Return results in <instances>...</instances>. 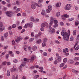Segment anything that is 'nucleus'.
Masks as SVG:
<instances>
[{
  "label": "nucleus",
  "instance_id": "nucleus-38",
  "mask_svg": "<svg viewBox=\"0 0 79 79\" xmlns=\"http://www.w3.org/2000/svg\"><path fill=\"white\" fill-rule=\"evenodd\" d=\"M33 40H34V38H31L29 40V41L30 42H32V41H33Z\"/></svg>",
  "mask_w": 79,
  "mask_h": 79
},
{
  "label": "nucleus",
  "instance_id": "nucleus-43",
  "mask_svg": "<svg viewBox=\"0 0 79 79\" xmlns=\"http://www.w3.org/2000/svg\"><path fill=\"white\" fill-rule=\"evenodd\" d=\"M12 45H15V41L14 40H13L12 41Z\"/></svg>",
  "mask_w": 79,
  "mask_h": 79
},
{
  "label": "nucleus",
  "instance_id": "nucleus-12",
  "mask_svg": "<svg viewBox=\"0 0 79 79\" xmlns=\"http://www.w3.org/2000/svg\"><path fill=\"white\" fill-rule=\"evenodd\" d=\"M32 50H33V51H35V50H37V46H33L32 47Z\"/></svg>",
  "mask_w": 79,
  "mask_h": 79
},
{
  "label": "nucleus",
  "instance_id": "nucleus-64",
  "mask_svg": "<svg viewBox=\"0 0 79 79\" xmlns=\"http://www.w3.org/2000/svg\"><path fill=\"white\" fill-rule=\"evenodd\" d=\"M22 27L21 26H19V27H18V29H22Z\"/></svg>",
  "mask_w": 79,
  "mask_h": 79
},
{
  "label": "nucleus",
  "instance_id": "nucleus-45",
  "mask_svg": "<svg viewBox=\"0 0 79 79\" xmlns=\"http://www.w3.org/2000/svg\"><path fill=\"white\" fill-rule=\"evenodd\" d=\"M16 27V24H14L12 26V27H13V28H15V27Z\"/></svg>",
  "mask_w": 79,
  "mask_h": 79
},
{
  "label": "nucleus",
  "instance_id": "nucleus-19",
  "mask_svg": "<svg viewBox=\"0 0 79 79\" xmlns=\"http://www.w3.org/2000/svg\"><path fill=\"white\" fill-rule=\"evenodd\" d=\"M4 36L5 38H6V37H7L8 36V33L7 32V33H5L4 35Z\"/></svg>",
  "mask_w": 79,
  "mask_h": 79
},
{
  "label": "nucleus",
  "instance_id": "nucleus-57",
  "mask_svg": "<svg viewBox=\"0 0 79 79\" xmlns=\"http://www.w3.org/2000/svg\"><path fill=\"white\" fill-rule=\"evenodd\" d=\"M2 64L3 65H5V64H6V62H4Z\"/></svg>",
  "mask_w": 79,
  "mask_h": 79
},
{
  "label": "nucleus",
  "instance_id": "nucleus-44",
  "mask_svg": "<svg viewBox=\"0 0 79 79\" xmlns=\"http://www.w3.org/2000/svg\"><path fill=\"white\" fill-rule=\"evenodd\" d=\"M58 50L59 53H60V52H62L61 49L60 48H58Z\"/></svg>",
  "mask_w": 79,
  "mask_h": 79
},
{
  "label": "nucleus",
  "instance_id": "nucleus-31",
  "mask_svg": "<svg viewBox=\"0 0 79 79\" xmlns=\"http://www.w3.org/2000/svg\"><path fill=\"white\" fill-rule=\"evenodd\" d=\"M16 3L17 5H20V3L18 1H16Z\"/></svg>",
  "mask_w": 79,
  "mask_h": 79
},
{
  "label": "nucleus",
  "instance_id": "nucleus-55",
  "mask_svg": "<svg viewBox=\"0 0 79 79\" xmlns=\"http://www.w3.org/2000/svg\"><path fill=\"white\" fill-rule=\"evenodd\" d=\"M2 5H5V4H6V2H5V1H2Z\"/></svg>",
  "mask_w": 79,
  "mask_h": 79
},
{
  "label": "nucleus",
  "instance_id": "nucleus-2",
  "mask_svg": "<svg viewBox=\"0 0 79 79\" xmlns=\"http://www.w3.org/2000/svg\"><path fill=\"white\" fill-rule=\"evenodd\" d=\"M54 21V19H53V17H52L51 18L50 23L49 25L50 29H52V27H51V26H52V24H53Z\"/></svg>",
  "mask_w": 79,
  "mask_h": 79
},
{
  "label": "nucleus",
  "instance_id": "nucleus-30",
  "mask_svg": "<svg viewBox=\"0 0 79 79\" xmlns=\"http://www.w3.org/2000/svg\"><path fill=\"white\" fill-rule=\"evenodd\" d=\"M32 22H31L30 23V24H29V26L30 27H32Z\"/></svg>",
  "mask_w": 79,
  "mask_h": 79
},
{
  "label": "nucleus",
  "instance_id": "nucleus-42",
  "mask_svg": "<svg viewBox=\"0 0 79 79\" xmlns=\"http://www.w3.org/2000/svg\"><path fill=\"white\" fill-rule=\"evenodd\" d=\"M53 59V57H51L49 58V61H52Z\"/></svg>",
  "mask_w": 79,
  "mask_h": 79
},
{
  "label": "nucleus",
  "instance_id": "nucleus-26",
  "mask_svg": "<svg viewBox=\"0 0 79 79\" xmlns=\"http://www.w3.org/2000/svg\"><path fill=\"white\" fill-rule=\"evenodd\" d=\"M53 19H54V24H57V23H58V21L57 20H55V19H54V18H53Z\"/></svg>",
  "mask_w": 79,
  "mask_h": 79
},
{
  "label": "nucleus",
  "instance_id": "nucleus-52",
  "mask_svg": "<svg viewBox=\"0 0 79 79\" xmlns=\"http://www.w3.org/2000/svg\"><path fill=\"white\" fill-rule=\"evenodd\" d=\"M43 55L44 56H47V53L46 52H44L43 53Z\"/></svg>",
  "mask_w": 79,
  "mask_h": 79
},
{
  "label": "nucleus",
  "instance_id": "nucleus-15",
  "mask_svg": "<svg viewBox=\"0 0 79 79\" xmlns=\"http://www.w3.org/2000/svg\"><path fill=\"white\" fill-rule=\"evenodd\" d=\"M69 62L70 64H73V63H74V61L71 60H69Z\"/></svg>",
  "mask_w": 79,
  "mask_h": 79
},
{
  "label": "nucleus",
  "instance_id": "nucleus-56",
  "mask_svg": "<svg viewBox=\"0 0 79 79\" xmlns=\"http://www.w3.org/2000/svg\"><path fill=\"white\" fill-rule=\"evenodd\" d=\"M1 39L2 41H3V40H4V39H3V36H1Z\"/></svg>",
  "mask_w": 79,
  "mask_h": 79
},
{
  "label": "nucleus",
  "instance_id": "nucleus-1",
  "mask_svg": "<svg viewBox=\"0 0 79 79\" xmlns=\"http://www.w3.org/2000/svg\"><path fill=\"white\" fill-rule=\"evenodd\" d=\"M61 34L62 36H64L63 39L65 40L68 41L69 40V34L68 33L62 31L61 32Z\"/></svg>",
  "mask_w": 79,
  "mask_h": 79
},
{
  "label": "nucleus",
  "instance_id": "nucleus-18",
  "mask_svg": "<svg viewBox=\"0 0 79 79\" xmlns=\"http://www.w3.org/2000/svg\"><path fill=\"white\" fill-rule=\"evenodd\" d=\"M48 9L49 10H50V11H52V6H48Z\"/></svg>",
  "mask_w": 79,
  "mask_h": 79
},
{
  "label": "nucleus",
  "instance_id": "nucleus-49",
  "mask_svg": "<svg viewBox=\"0 0 79 79\" xmlns=\"http://www.w3.org/2000/svg\"><path fill=\"white\" fill-rule=\"evenodd\" d=\"M47 39L46 38H44L43 40V42H47Z\"/></svg>",
  "mask_w": 79,
  "mask_h": 79
},
{
  "label": "nucleus",
  "instance_id": "nucleus-7",
  "mask_svg": "<svg viewBox=\"0 0 79 79\" xmlns=\"http://www.w3.org/2000/svg\"><path fill=\"white\" fill-rule=\"evenodd\" d=\"M69 16V15L67 14H64V15H63L62 16V18L63 19H64V18H68Z\"/></svg>",
  "mask_w": 79,
  "mask_h": 79
},
{
  "label": "nucleus",
  "instance_id": "nucleus-39",
  "mask_svg": "<svg viewBox=\"0 0 79 79\" xmlns=\"http://www.w3.org/2000/svg\"><path fill=\"white\" fill-rule=\"evenodd\" d=\"M41 34H42V33L40 32H39L38 34V36L40 37V36L41 35Z\"/></svg>",
  "mask_w": 79,
  "mask_h": 79
},
{
  "label": "nucleus",
  "instance_id": "nucleus-23",
  "mask_svg": "<svg viewBox=\"0 0 79 79\" xmlns=\"http://www.w3.org/2000/svg\"><path fill=\"white\" fill-rule=\"evenodd\" d=\"M29 26V24L27 23L25 24V26L24 27L25 28H27V27H28V26Z\"/></svg>",
  "mask_w": 79,
  "mask_h": 79
},
{
  "label": "nucleus",
  "instance_id": "nucleus-5",
  "mask_svg": "<svg viewBox=\"0 0 79 79\" xmlns=\"http://www.w3.org/2000/svg\"><path fill=\"white\" fill-rule=\"evenodd\" d=\"M22 39H23V38H22L21 37H18L16 36L15 37V42H17L18 43H19V42L20 40H21Z\"/></svg>",
  "mask_w": 79,
  "mask_h": 79
},
{
  "label": "nucleus",
  "instance_id": "nucleus-9",
  "mask_svg": "<svg viewBox=\"0 0 79 79\" xmlns=\"http://www.w3.org/2000/svg\"><path fill=\"white\" fill-rule=\"evenodd\" d=\"M5 26H1L0 27V29L1 31H3V30H5Z\"/></svg>",
  "mask_w": 79,
  "mask_h": 79
},
{
  "label": "nucleus",
  "instance_id": "nucleus-11",
  "mask_svg": "<svg viewBox=\"0 0 79 79\" xmlns=\"http://www.w3.org/2000/svg\"><path fill=\"white\" fill-rule=\"evenodd\" d=\"M68 49L66 48L63 49V52L64 53H66V52H68Z\"/></svg>",
  "mask_w": 79,
  "mask_h": 79
},
{
  "label": "nucleus",
  "instance_id": "nucleus-28",
  "mask_svg": "<svg viewBox=\"0 0 79 79\" xmlns=\"http://www.w3.org/2000/svg\"><path fill=\"white\" fill-rule=\"evenodd\" d=\"M63 61L64 63H66V62L67 61V59L66 58H64L63 60Z\"/></svg>",
  "mask_w": 79,
  "mask_h": 79
},
{
  "label": "nucleus",
  "instance_id": "nucleus-36",
  "mask_svg": "<svg viewBox=\"0 0 79 79\" xmlns=\"http://www.w3.org/2000/svg\"><path fill=\"white\" fill-rule=\"evenodd\" d=\"M79 49V45H78L75 49V50H78Z\"/></svg>",
  "mask_w": 79,
  "mask_h": 79
},
{
  "label": "nucleus",
  "instance_id": "nucleus-3",
  "mask_svg": "<svg viewBox=\"0 0 79 79\" xmlns=\"http://www.w3.org/2000/svg\"><path fill=\"white\" fill-rule=\"evenodd\" d=\"M56 60H57L59 62H61V57L59 56V54L58 53L56 54Z\"/></svg>",
  "mask_w": 79,
  "mask_h": 79
},
{
  "label": "nucleus",
  "instance_id": "nucleus-62",
  "mask_svg": "<svg viewBox=\"0 0 79 79\" xmlns=\"http://www.w3.org/2000/svg\"><path fill=\"white\" fill-rule=\"evenodd\" d=\"M34 60V56H33L31 58V61H33Z\"/></svg>",
  "mask_w": 79,
  "mask_h": 79
},
{
  "label": "nucleus",
  "instance_id": "nucleus-59",
  "mask_svg": "<svg viewBox=\"0 0 79 79\" xmlns=\"http://www.w3.org/2000/svg\"><path fill=\"white\" fill-rule=\"evenodd\" d=\"M73 36H71L70 39V41H73Z\"/></svg>",
  "mask_w": 79,
  "mask_h": 79
},
{
  "label": "nucleus",
  "instance_id": "nucleus-50",
  "mask_svg": "<svg viewBox=\"0 0 79 79\" xmlns=\"http://www.w3.org/2000/svg\"><path fill=\"white\" fill-rule=\"evenodd\" d=\"M18 61V60L16 59H15V60L13 61V62H14V63H17Z\"/></svg>",
  "mask_w": 79,
  "mask_h": 79
},
{
  "label": "nucleus",
  "instance_id": "nucleus-34",
  "mask_svg": "<svg viewBox=\"0 0 79 79\" xmlns=\"http://www.w3.org/2000/svg\"><path fill=\"white\" fill-rule=\"evenodd\" d=\"M60 15V12H57L56 14V16L58 17V16H59Z\"/></svg>",
  "mask_w": 79,
  "mask_h": 79
},
{
  "label": "nucleus",
  "instance_id": "nucleus-48",
  "mask_svg": "<svg viewBox=\"0 0 79 79\" xmlns=\"http://www.w3.org/2000/svg\"><path fill=\"white\" fill-rule=\"evenodd\" d=\"M34 35V32H32L31 33V37H33Z\"/></svg>",
  "mask_w": 79,
  "mask_h": 79
},
{
  "label": "nucleus",
  "instance_id": "nucleus-37",
  "mask_svg": "<svg viewBox=\"0 0 79 79\" xmlns=\"http://www.w3.org/2000/svg\"><path fill=\"white\" fill-rule=\"evenodd\" d=\"M46 25L45 23H42L41 25V27H45Z\"/></svg>",
  "mask_w": 79,
  "mask_h": 79
},
{
  "label": "nucleus",
  "instance_id": "nucleus-63",
  "mask_svg": "<svg viewBox=\"0 0 79 79\" xmlns=\"http://www.w3.org/2000/svg\"><path fill=\"white\" fill-rule=\"evenodd\" d=\"M40 29L42 31H44V27H41Z\"/></svg>",
  "mask_w": 79,
  "mask_h": 79
},
{
  "label": "nucleus",
  "instance_id": "nucleus-10",
  "mask_svg": "<svg viewBox=\"0 0 79 79\" xmlns=\"http://www.w3.org/2000/svg\"><path fill=\"white\" fill-rule=\"evenodd\" d=\"M61 6V2H58L56 4V6L59 7Z\"/></svg>",
  "mask_w": 79,
  "mask_h": 79
},
{
  "label": "nucleus",
  "instance_id": "nucleus-8",
  "mask_svg": "<svg viewBox=\"0 0 79 79\" xmlns=\"http://www.w3.org/2000/svg\"><path fill=\"white\" fill-rule=\"evenodd\" d=\"M26 62L24 61L23 62L22 64L20 65V67L21 68H23V67H24V66H26Z\"/></svg>",
  "mask_w": 79,
  "mask_h": 79
},
{
  "label": "nucleus",
  "instance_id": "nucleus-4",
  "mask_svg": "<svg viewBox=\"0 0 79 79\" xmlns=\"http://www.w3.org/2000/svg\"><path fill=\"white\" fill-rule=\"evenodd\" d=\"M71 6H72L70 4H67L65 6V9L66 10H71Z\"/></svg>",
  "mask_w": 79,
  "mask_h": 79
},
{
  "label": "nucleus",
  "instance_id": "nucleus-20",
  "mask_svg": "<svg viewBox=\"0 0 79 79\" xmlns=\"http://www.w3.org/2000/svg\"><path fill=\"white\" fill-rule=\"evenodd\" d=\"M44 2V0H39L38 1V3L39 5H40L41 3H42Z\"/></svg>",
  "mask_w": 79,
  "mask_h": 79
},
{
  "label": "nucleus",
  "instance_id": "nucleus-47",
  "mask_svg": "<svg viewBox=\"0 0 79 79\" xmlns=\"http://www.w3.org/2000/svg\"><path fill=\"white\" fill-rule=\"evenodd\" d=\"M60 24L61 26H63L64 25V23H63V22H61L60 23Z\"/></svg>",
  "mask_w": 79,
  "mask_h": 79
},
{
  "label": "nucleus",
  "instance_id": "nucleus-58",
  "mask_svg": "<svg viewBox=\"0 0 79 79\" xmlns=\"http://www.w3.org/2000/svg\"><path fill=\"white\" fill-rule=\"evenodd\" d=\"M55 43L57 44H60V42H59V41H58L57 40L55 41Z\"/></svg>",
  "mask_w": 79,
  "mask_h": 79
},
{
  "label": "nucleus",
  "instance_id": "nucleus-29",
  "mask_svg": "<svg viewBox=\"0 0 79 79\" xmlns=\"http://www.w3.org/2000/svg\"><path fill=\"white\" fill-rule=\"evenodd\" d=\"M23 60L25 61H29V59H27V58H24Z\"/></svg>",
  "mask_w": 79,
  "mask_h": 79
},
{
  "label": "nucleus",
  "instance_id": "nucleus-16",
  "mask_svg": "<svg viewBox=\"0 0 79 79\" xmlns=\"http://www.w3.org/2000/svg\"><path fill=\"white\" fill-rule=\"evenodd\" d=\"M72 72H73L74 73H79V71L76 70L74 69H73L72 70Z\"/></svg>",
  "mask_w": 79,
  "mask_h": 79
},
{
  "label": "nucleus",
  "instance_id": "nucleus-54",
  "mask_svg": "<svg viewBox=\"0 0 79 79\" xmlns=\"http://www.w3.org/2000/svg\"><path fill=\"white\" fill-rule=\"evenodd\" d=\"M8 57H9V54H7L6 55V58L7 59H8Z\"/></svg>",
  "mask_w": 79,
  "mask_h": 79
},
{
  "label": "nucleus",
  "instance_id": "nucleus-32",
  "mask_svg": "<svg viewBox=\"0 0 79 79\" xmlns=\"http://www.w3.org/2000/svg\"><path fill=\"white\" fill-rule=\"evenodd\" d=\"M41 14L42 15H45V10H42V12L41 13Z\"/></svg>",
  "mask_w": 79,
  "mask_h": 79
},
{
  "label": "nucleus",
  "instance_id": "nucleus-51",
  "mask_svg": "<svg viewBox=\"0 0 79 79\" xmlns=\"http://www.w3.org/2000/svg\"><path fill=\"white\" fill-rule=\"evenodd\" d=\"M73 35H76V31H73Z\"/></svg>",
  "mask_w": 79,
  "mask_h": 79
},
{
  "label": "nucleus",
  "instance_id": "nucleus-22",
  "mask_svg": "<svg viewBox=\"0 0 79 79\" xmlns=\"http://www.w3.org/2000/svg\"><path fill=\"white\" fill-rule=\"evenodd\" d=\"M39 75H36L34 77V79H36L39 78Z\"/></svg>",
  "mask_w": 79,
  "mask_h": 79
},
{
  "label": "nucleus",
  "instance_id": "nucleus-21",
  "mask_svg": "<svg viewBox=\"0 0 79 79\" xmlns=\"http://www.w3.org/2000/svg\"><path fill=\"white\" fill-rule=\"evenodd\" d=\"M7 75L8 76H10V70H7Z\"/></svg>",
  "mask_w": 79,
  "mask_h": 79
},
{
  "label": "nucleus",
  "instance_id": "nucleus-6",
  "mask_svg": "<svg viewBox=\"0 0 79 79\" xmlns=\"http://www.w3.org/2000/svg\"><path fill=\"white\" fill-rule=\"evenodd\" d=\"M6 15L8 16L11 17L13 15V12L11 11H8L6 12Z\"/></svg>",
  "mask_w": 79,
  "mask_h": 79
},
{
  "label": "nucleus",
  "instance_id": "nucleus-35",
  "mask_svg": "<svg viewBox=\"0 0 79 79\" xmlns=\"http://www.w3.org/2000/svg\"><path fill=\"white\" fill-rule=\"evenodd\" d=\"M52 33H55V29H54V28H53L52 29Z\"/></svg>",
  "mask_w": 79,
  "mask_h": 79
},
{
  "label": "nucleus",
  "instance_id": "nucleus-33",
  "mask_svg": "<svg viewBox=\"0 0 79 79\" xmlns=\"http://www.w3.org/2000/svg\"><path fill=\"white\" fill-rule=\"evenodd\" d=\"M64 66V63H63L60 64V67H63Z\"/></svg>",
  "mask_w": 79,
  "mask_h": 79
},
{
  "label": "nucleus",
  "instance_id": "nucleus-24",
  "mask_svg": "<svg viewBox=\"0 0 79 79\" xmlns=\"http://www.w3.org/2000/svg\"><path fill=\"white\" fill-rule=\"evenodd\" d=\"M41 42H42V40H41V39H40L37 40V43L38 44H40V43H41Z\"/></svg>",
  "mask_w": 79,
  "mask_h": 79
},
{
  "label": "nucleus",
  "instance_id": "nucleus-13",
  "mask_svg": "<svg viewBox=\"0 0 79 79\" xmlns=\"http://www.w3.org/2000/svg\"><path fill=\"white\" fill-rule=\"evenodd\" d=\"M16 70V69L15 68L13 67L10 69V71L11 72H14Z\"/></svg>",
  "mask_w": 79,
  "mask_h": 79
},
{
  "label": "nucleus",
  "instance_id": "nucleus-53",
  "mask_svg": "<svg viewBox=\"0 0 79 79\" xmlns=\"http://www.w3.org/2000/svg\"><path fill=\"white\" fill-rule=\"evenodd\" d=\"M40 72H41V73H45V72L44 71L42 70H40Z\"/></svg>",
  "mask_w": 79,
  "mask_h": 79
},
{
  "label": "nucleus",
  "instance_id": "nucleus-17",
  "mask_svg": "<svg viewBox=\"0 0 79 79\" xmlns=\"http://www.w3.org/2000/svg\"><path fill=\"white\" fill-rule=\"evenodd\" d=\"M74 60L75 61H77L79 60V57H76L74 58Z\"/></svg>",
  "mask_w": 79,
  "mask_h": 79
},
{
  "label": "nucleus",
  "instance_id": "nucleus-40",
  "mask_svg": "<svg viewBox=\"0 0 79 79\" xmlns=\"http://www.w3.org/2000/svg\"><path fill=\"white\" fill-rule=\"evenodd\" d=\"M46 46V44L45 43H43L42 44V46L45 47Z\"/></svg>",
  "mask_w": 79,
  "mask_h": 79
},
{
  "label": "nucleus",
  "instance_id": "nucleus-60",
  "mask_svg": "<svg viewBox=\"0 0 79 79\" xmlns=\"http://www.w3.org/2000/svg\"><path fill=\"white\" fill-rule=\"evenodd\" d=\"M73 19H74V18H72V19H69V21H73Z\"/></svg>",
  "mask_w": 79,
  "mask_h": 79
},
{
  "label": "nucleus",
  "instance_id": "nucleus-46",
  "mask_svg": "<svg viewBox=\"0 0 79 79\" xmlns=\"http://www.w3.org/2000/svg\"><path fill=\"white\" fill-rule=\"evenodd\" d=\"M6 53V51H5L4 52H3L1 54L2 56H3V55H4V54H5V53Z\"/></svg>",
  "mask_w": 79,
  "mask_h": 79
},
{
  "label": "nucleus",
  "instance_id": "nucleus-14",
  "mask_svg": "<svg viewBox=\"0 0 79 79\" xmlns=\"http://www.w3.org/2000/svg\"><path fill=\"white\" fill-rule=\"evenodd\" d=\"M31 8L33 9H35V4H33L31 5Z\"/></svg>",
  "mask_w": 79,
  "mask_h": 79
},
{
  "label": "nucleus",
  "instance_id": "nucleus-61",
  "mask_svg": "<svg viewBox=\"0 0 79 79\" xmlns=\"http://www.w3.org/2000/svg\"><path fill=\"white\" fill-rule=\"evenodd\" d=\"M54 63L56 64L58 63V61L57 60H55L54 62Z\"/></svg>",
  "mask_w": 79,
  "mask_h": 79
},
{
  "label": "nucleus",
  "instance_id": "nucleus-27",
  "mask_svg": "<svg viewBox=\"0 0 79 79\" xmlns=\"http://www.w3.org/2000/svg\"><path fill=\"white\" fill-rule=\"evenodd\" d=\"M31 21H35L34 18L33 17H31Z\"/></svg>",
  "mask_w": 79,
  "mask_h": 79
},
{
  "label": "nucleus",
  "instance_id": "nucleus-25",
  "mask_svg": "<svg viewBox=\"0 0 79 79\" xmlns=\"http://www.w3.org/2000/svg\"><path fill=\"white\" fill-rule=\"evenodd\" d=\"M79 21H78L77 20L75 21V25H76V26H77L79 25Z\"/></svg>",
  "mask_w": 79,
  "mask_h": 79
},
{
  "label": "nucleus",
  "instance_id": "nucleus-41",
  "mask_svg": "<svg viewBox=\"0 0 79 79\" xmlns=\"http://www.w3.org/2000/svg\"><path fill=\"white\" fill-rule=\"evenodd\" d=\"M55 28H56V27H58V24H55L54 26H53Z\"/></svg>",
  "mask_w": 79,
  "mask_h": 79
}]
</instances>
